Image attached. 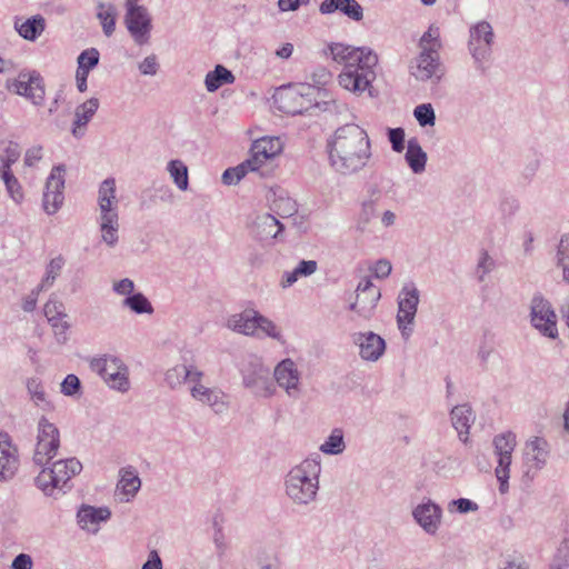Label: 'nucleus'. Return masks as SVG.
<instances>
[{"instance_id": "obj_1", "label": "nucleus", "mask_w": 569, "mask_h": 569, "mask_svg": "<svg viewBox=\"0 0 569 569\" xmlns=\"http://www.w3.org/2000/svg\"><path fill=\"white\" fill-rule=\"evenodd\" d=\"M327 150L330 166L343 176L361 171L372 157L367 131L355 123L339 127L328 140Z\"/></svg>"}, {"instance_id": "obj_2", "label": "nucleus", "mask_w": 569, "mask_h": 569, "mask_svg": "<svg viewBox=\"0 0 569 569\" xmlns=\"http://www.w3.org/2000/svg\"><path fill=\"white\" fill-rule=\"evenodd\" d=\"M332 60L343 64L339 74V84L353 93L368 92L372 97L371 83L376 79L378 57L368 48H355L343 43H332L328 47Z\"/></svg>"}, {"instance_id": "obj_3", "label": "nucleus", "mask_w": 569, "mask_h": 569, "mask_svg": "<svg viewBox=\"0 0 569 569\" xmlns=\"http://www.w3.org/2000/svg\"><path fill=\"white\" fill-rule=\"evenodd\" d=\"M321 465L319 457L307 458L287 475V496L293 503L307 506L316 500Z\"/></svg>"}, {"instance_id": "obj_4", "label": "nucleus", "mask_w": 569, "mask_h": 569, "mask_svg": "<svg viewBox=\"0 0 569 569\" xmlns=\"http://www.w3.org/2000/svg\"><path fill=\"white\" fill-rule=\"evenodd\" d=\"M34 482L46 496L57 497L71 489L70 480L82 470V465L77 458L60 459L50 467H41Z\"/></svg>"}, {"instance_id": "obj_5", "label": "nucleus", "mask_w": 569, "mask_h": 569, "mask_svg": "<svg viewBox=\"0 0 569 569\" xmlns=\"http://www.w3.org/2000/svg\"><path fill=\"white\" fill-rule=\"evenodd\" d=\"M313 84L303 82L287 83V100H290V106L287 107V114H302L313 107V92L315 88H321L332 81L331 72L323 68H317L312 73Z\"/></svg>"}, {"instance_id": "obj_6", "label": "nucleus", "mask_w": 569, "mask_h": 569, "mask_svg": "<svg viewBox=\"0 0 569 569\" xmlns=\"http://www.w3.org/2000/svg\"><path fill=\"white\" fill-rule=\"evenodd\" d=\"M550 458V445L542 437H532L525 442L521 462V482L529 487Z\"/></svg>"}, {"instance_id": "obj_7", "label": "nucleus", "mask_w": 569, "mask_h": 569, "mask_svg": "<svg viewBox=\"0 0 569 569\" xmlns=\"http://www.w3.org/2000/svg\"><path fill=\"white\" fill-rule=\"evenodd\" d=\"M495 33L491 24L479 21L469 29L468 50L477 70L485 72L491 59Z\"/></svg>"}, {"instance_id": "obj_8", "label": "nucleus", "mask_w": 569, "mask_h": 569, "mask_svg": "<svg viewBox=\"0 0 569 569\" xmlns=\"http://www.w3.org/2000/svg\"><path fill=\"white\" fill-rule=\"evenodd\" d=\"M529 320L533 329L542 337L558 339V317L551 302L540 292H536L530 299Z\"/></svg>"}, {"instance_id": "obj_9", "label": "nucleus", "mask_w": 569, "mask_h": 569, "mask_svg": "<svg viewBox=\"0 0 569 569\" xmlns=\"http://www.w3.org/2000/svg\"><path fill=\"white\" fill-rule=\"evenodd\" d=\"M60 448V431L57 426L41 416L37 426V442L32 457L34 465L48 466Z\"/></svg>"}, {"instance_id": "obj_10", "label": "nucleus", "mask_w": 569, "mask_h": 569, "mask_svg": "<svg viewBox=\"0 0 569 569\" xmlns=\"http://www.w3.org/2000/svg\"><path fill=\"white\" fill-rule=\"evenodd\" d=\"M90 368L101 376L110 388L120 392L129 390V369L120 358L110 355L93 358Z\"/></svg>"}, {"instance_id": "obj_11", "label": "nucleus", "mask_w": 569, "mask_h": 569, "mask_svg": "<svg viewBox=\"0 0 569 569\" xmlns=\"http://www.w3.org/2000/svg\"><path fill=\"white\" fill-rule=\"evenodd\" d=\"M419 290L413 282H407L399 291L397 303V326L403 339H409L413 332L415 318L419 305Z\"/></svg>"}, {"instance_id": "obj_12", "label": "nucleus", "mask_w": 569, "mask_h": 569, "mask_svg": "<svg viewBox=\"0 0 569 569\" xmlns=\"http://www.w3.org/2000/svg\"><path fill=\"white\" fill-rule=\"evenodd\" d=\"M124 8V24L133 41L139 46L148 43L152 29L148 9L139 4V0H126Z\"/></svg>"}, {"instance_id": "obj_13", "label": "nucleus", "mask_w": 569, "mask_h": 569, "mask_svg": "<svg viewBox=\"0 0 569 569\" xmlns=\"http://www.w3.org/2000/svg\"><path fill=\"white\" fill-rule=\"evenodd\" d=\"M7 89L29 99L34 106L44 101L43 79L37 71H21L17 78L7 80Z\"/></svg>"}, {"instance_id": "obj_14", "label": "nucleus", "mask_w": 569, "mask_h": 569, "mask_svg": "<svg viewBox=\"0 0 569 569\" xmlns=\"http://www.w3.org/2000/svg\"><path fill=\"white\" fill-rule=\"evenodd\" d=\"M415 523L428 536H436L443 519V510L440 505L430 498H423L411 510Z\"/></svg>"}, {"instance_id": "obj_15", "label": "nucleus", "mask_w": 569, "mask_h": 569, "mask_svg": "<svg viewBox=\"0 0 569 569\" xmlns=\"http://www.w3.org/2000/svg\"><path fill=\"white\" fill-rule=\"evenodd\" d=\"M98 207L101 239L108 247L113 248L119 241L118 198L98 201Z\"/></svg>"}, {"instance_id": "obj_16", "label": "nucleus", "mask_w": 569, "mask_h": 569, "mask_svg": "<svg viewBox=\"0 0 569 569\" xmlns=\"http://www.w3.org/2000/svg\"><path fill=\"white\" fill-rule=\"evenodd\" d=\"M64 171L63 164L54 166L47 179L42 207L48 214H54L63 204Z\"/></svg>"}, {"instance_id": "obj_17", "label": "nucleus", "mask_w": 569, "mask_h": 569, "mask_svg": "<svg viewBox=\"0 0 569 569\" xmlns=\"http://www.w3.org/2000/svg\"><path fill=\"white\" fill-rule=\"evenodd\" d=\"M409 72L418 81L439 82L443 76L440 56L419 52L411 61Z\"/></svg>"}, {"instance_id": "obj_18", "label": "nucleus", "mask_w": 569, "mask_h": 569, "mask_svg": "<svg viewBox=\"0 0 569 569\" xmlns=\"http://www.w3.org/2000/svg\"><path fill=\"white\" fill-rule=\"evenodd\" d=\"M380 297V289L369 278H365L357 287L356 301L350 305V309L361 318L370 319Z\"/></svg>"}, {"instance_id": "obj_19", "label": "nucleus", "mask_w": 569, "mask_h": 569, "mask_svg": "<svg viewBox=\"0 0 569 569\" xmlns=\"http://www.w3.org/2000/svg\"><path fill=\"white\" fill-rule=\"evenodd\" d=\"M352 342L359 348V356L366 361H378L386 350V341L372 331L353 332Z\"/></svg>"}, {"instance_id": "obj_20", "label": "nucleus", "mask_w": 569, "mask_h": 569, "mask_svg": "<svg viewBox=\"0 0 569 569\" xmlns=\"http://www.w3.org/2000/svg\"><path fill=\"white\" fill-rule=\"evenodd\" d=\"M191 397L201 405L208 406L216 415H223L229 409V397L218 388H208L198 383L190 389Z\"/></svg>"}, {"instance_id": "obj_21", "label": "nucleus", "mask_w": 569, "mask_h": 569, "mask_svg": "<svg viewBox=\"0 0 569 569\" xmlns=\"http://www.w3.org/2000/svg\"><path fill=\"white\" fill-rule=\"evenodd\" d=\"M283 228L279 218L270 213H262L253 220L251 232L259 241L269 244L281 237Z\"/></svg>"}, {"instance_id": "obj_22", "label": "nucleus", "mask_w": 569, "mask_h": 569, "mask_svg": "<svg viewBox=\"0 0 569 569\" xmlns=\"http://www.w3.org/2000/svg\"><path fill=\"white\" fill-rule=\"evenodd\" d=\"M19 468L18 450L7 433H0V482L11 480Z\"/></svg>"}, {"instance_id": "obj_23", "label": "nucleus", "mask_w": 569, "mask_h": 569, "mask_svg": "<svg viewBox=\"0 0 569 569\" xmlns=\"http://www.w3.org/2000/svg\"><path fill=\"white\" fill-rule=\"evenodd\" d=\"M282 148L283 143L279 137H263L252 143L249 159L259 170L267 160L278 156Z\"/></svg>"}, {"instance_id": "obj_24", "label": "nucleus", "mask_w": 569, "mask_h": 569, "mask_svg": "<svg viewBox=\"0 0 569 569\" xmlns=\"http://www.w3.org/2000/svg\"><path fill=\"white\" fill-rule=\"evenodd\" d=\"M110 517L111 511L109 508H97L89 505H82L77 513V519L80 528L91 533H97L100 523L109 520Z\"/></svg>"}, {"instance_id": "obj_25", "label": "nucleus", "mask_w": 569, "mask_h": 569, "mask_svg": "<svg viewBox=\"0 0 569 569\" xmlns=\"http://www.w3.org/2000/svg\"><path fill=\"white\" fill-rule=\"evenodd\" d=\"M284 379V360H281L274 368L273 378L270 373L262 376L260 379L253 380L256 386H244L250 389L253 395L258 397L268 398L276 392V382L282 386Z\"/></svg>"}, {"instance_id": "obj_26", "label": "nucleus", "mask_w": 569, "mask_h": 569, "mask_svg": "<svg viewBox=\"0 0 569 569\" xmlns=\"http://www.w3.org/2000/svg\"><path fill=\"white\" fill-rule=\"evenodd\" d=\"M319 10L323 14L339 11L355 21H360L363 18V9L357 0H325Z\"/></svg>"}, {"instance_id": "obj_27", "label": "nucleus", "mask_w": 569, "mask_h": 569, "mask_svg": "<svg viewBox=\"0 0 569 569\" xmlns=\"http://www.w3.org/2000/svg\"><path fill=\"white\" fill-rule=\"evenodd\" d=\"M451 422L462 442L468 441L469 430L475 422V413L469 405H459L452 408Z\"/></svg>"}, {"instance_id": "obj_28", "label": "nucleus", "mask_w": 569, "mask_h": 569, "mask_svg": "<svg viewBox=\"0 0 569 569\" xmlns=\"http://www.w3.org/2000/svg\"><path fill=\"white\" fill-rule=\"evenodd\" d=\"M258 311L247 309L240 313L230 316L227 320V328L244 336H256V322Z\"/></svg>"}, {"instance_id": "obj_29", "label": "nucleus", "mask_w": 569, "mask_h": 569, "mask_svg": "<svg viewBox=\"0 0 569 569\" xmlns=\"http://www.w3.org/2000/svg\"><path fill=\"white\" fill-rule=\"evenodd\" d=\"M13 26L20 37L28 41H36L46 29V19L41 14L32 16L26 20L16 17Z\"/></svg>"}, {"instance_id": "obj_30", "label": "nucleus", "mask_w": 569, "mask_h": 569, "mask_svg": "<svg viewBox=\"0 0 569 569\" xmlns=\"http://www.w3.org/2000/svg\"><path fill=\"white\" fill-rule=\"evenodd\" d=\"M380 197V191L372 189L369 199L360 202L359 210L356 216V229L365 231L370 222L377 217V202Z\"/></svg>"}, {"instance_id": "obj_31", "label": "nucleus", "mask_w": 569, "mask_h": 569, "mask_svg": "<svg viewBox=\"0 0 569 569\" xmlns=\"http://www.w3.org/2000/svg\"><path fill=\"white\" fill-rule=\"evenodd\" d=\"M98 108L99 100L97 98H91L84 103L77 107L72 128L73 137L81 138L84 134V128L91 120V118L94 116Z\"/></svg>"}, {"instance_id": "obj_32", "label": "nucleus", "mask_w": 569, "mask_h": 569, "mask_svg": "<svg viewBox=\"0 0 569 569\" xmlns=\"http://www.w3.org/2000/svg\"><path fill=\"white\" fill-rule=\"evenodd\" d=\"M309 226V214L306 210H300L297 201L287 198V228L299 236L307 232Z\"/></svg>"}, {"instance_id": "obj_33", "label": "nucleus", "mask_w": 569, "mask_h": 569, "mask_svg": "<svg viewBox=\"0 0 569 569\" xmlns=\"http://www.w3.org/2000/svg\"><path fill=\"white\" fill-rule=\"evenodd\" d=\"M405 160L416 174L422 173L426 170L428 157L416 138L408 140Z\"/></svg>"}, {"instance_id": "obj_34", "label": "nucleus", "mask_w": 569, "mask_h": 569, "mask_svg": "<svg viewBox=\"0 0 569 569\" xmlns=\"http://www.w3.org/2000/svg\"><path fill=\"white\" fill-rule=\"evenodd\" d=\"M141 487V480L137 471L132 467L122 468L120 470V479L117 490L126 497V501L132 499Z\"/></svg>"}, {"instance_id": "obj_35", "label": "nucleus", "mask_w": 569, "mask_h": 569, "mask_svg": "<svg viewBox=\"0 0 569 569\" xmlns=\"http://www.w3.org/2000/svg\"><path fill=\"white\" fill-rule=\"evenodd\" d=\"M346 448L345 430L341 427H335L319 446V451L327 456H340Z\"/></svg>"}, {"instance_id": "obj_36", "label": "nucleus", "mask_w": 569, "mask_h": 569, "mask_svg": "<svg viewBox=\"0 0 569 569\" xmlns=\"http://www.w3.org/2000/svg\"><path fill=\"white\" fill-rule=\"evenodd\" d=\"M267 373H270L269 368H267L257 356H249L241 367L243 386H256L253 380L260 379Z\"/></svg>"}, {"instance_id": "obj_37", "label": "nucleus", "mask_w": 569, "mask_h": 569, "mask_svg": "<svg viewBox=\"0 0 569 569\" xmlns=\"http://www.w3.org/2000/svg\"><path fill=\"white\" fill-rule=\"evenodd\" d=\"M418 48L421 53L440 56L439 51L442 48L440 28L436 24H430L428 30L419 39Z\"/></svg>"}, {"instance_id": "obj_38", "label": "nucleus", "mask_w": 569, "mask_h": 569, "mask_svg": "<svg viewBox=\"0 0 569 569\" xmlns=\"http://www.w3.org/2000/svg\"><path fill=\"white\" fill-rule=\"evenodd\" d=\"M27 390L33 403L41 410H54V405L48 399L44 387L39 378H29L27 380Z\"/></svg>"}, {"instance_id": "obj_39", "label": "nucleus", "mask_w": 569, "mask_h": 569, "mask_svg": "<svg viewBox=\"0 0 569 569\" xmlns=\"http://www.w3.org/2000/svg\"><path fill=\"white\" fill-rule=\"evenodd\" d=\"M234 79L230 70L221 64H217L212 71L207 73L204 84L209 92H214L223 84L233 83Z\"/></svg>"}, {"instance_id": "obj_40", "label": "nucleus", "mask_w": 569, "mask_h": 569, "mask_svg": "<svg viewBox=\"0 0 569 569\" xmlns=\"http://www.w3.org/2000/svg\"><path fill=\"white\" fill-rule=\"evenodd\" d=\"M556 267L561 270V279L569 284V233L560 237L555 258Z\"/></svg>"}, {"instance_id": "obj_41", "label": "nucleus", "mask_w": 569, "mask_h": 569, "mask_svg": "<svg viewBox=\"0 0 569 569\" xmlns=\"http://www.w3.org/2000/svg\"><path fill=\"white\" fill-rule=\"evenodd\" d=\"M495 457H505L513 453L517 446V437L512 431H506L495 436L492 440Z\"/></svg>"}, {"instance_id": "obj_42", "label": "nucleus", "mask_w": 569, "mask_h": 569, "mask_svg": "<svg viewBox=\"0 0 569 569\" xmlns=\"http://www.w3.org/2000/svg\"><path fill=\"white\" fill-rule=\"evenodd\" d=\"M21 156V148L14 141H8L0 150V174L10 173L11 166L16 163Z\"/></svg>"}, {"instance_id": "obj_43", "label": "nucleus", "mask_w": 569, "mask_h": 569, "mask_svg": "<svg viewBox=\"0 0 569 569\" xmlns=\"http://www.w3.org/2000/svg\"><path fill=\"white\" fill-rule=\"evenodd\" d=\"M97 18L102 26L103 33L110 37L116 29V7L112 3H99L97 7Z\"/></svg>"}, {"instance_id": "obj_44", "label": "nucleus", "mask_w": 569, "mask_h": 569, "mask_svg": "<svg viewBox=\"0 0 569 569\" xmlns=\"http://www.w3.org/2000/svg\"><path fill=\"white\" fill-rule=\"evenodd\" d=\"M250 171L254 172L258 171V169L250 159H247L236 167L226 169L221 180L226 186L237 184Z\"/></svg>"}, {"instance_id": "obj_45", "label": "nucleus", "mask_w": 569, "mask_h": 569, "mask_svg": "<svg viewBox=\"0 0 569 569\" xmlns=\"http://www.w3.org/2000/svg\"><path fill=\"white\" fill-rule=\"evenodd\" d=\"M64 262L66 261L62 256H58L49 261L47 264L46 274L40 284L37 287V292L47 290L54 283L64 266Z\"/></svg>"}, {"instance_id": "obj_46", "label": "nucleus", "mask_w": 569, "mask_h": 569, "mask_svg": "<svg viewBox=\"0 0 569 569\" xmlns=\"http://www.w3.org/2000/svg\"><path fill=\"white\" fill-rule=\"evenodd\" d=\"M497 467L495 469V473L497 480L499 482V491L500 493H507L509 490V478H510V467L512 463V455L498 457Z\"/></svg>"}, {"instance_id": "obj_47", "label": "nucleus", "mask_w": 569, "mask_h": 569, "mask_svg": "<svg viewBox=\"0 0 569 569\" xmlns=\"http://www.w3.org/2000/svg\"><path fill=\"white\" fill-rule=\"evenodd\" d=\"M301 372L296 363L287 358V396L298 399L301 395Z\"/></svg>"}, {"instance_id": "obj_48", "label": "nucleus", "mask_w": 569, "mask_h": 569, "mask_svg": "<svg viewBox=\"0 0 569 569\" xmlns=\"http://www.w3.org/2000/svg\"><path fill=\"white\" fill-rule=\"evenodd\" d=\"M167 170L178 189L186 191L189 187L187 166L181 160H171L167 166Z\"/></svg>"}, {"instance_id": "obj_49", "label": "nucleus", "mask_w": 569, "mask_h": 569, "mask_svg": "<svg viewBox=\"0 0 569 569\" xmlns=\"http://www.w3.org/2000/svg\"><path fill=\"white\" fill-rule=\"evenodd\" d=\"M318 269V263L315 260H301L298 266L287 273V287L293 284L299 278L309 277Z\"/></svg>"}, {"instance_id": "obj_50", "label": "nucleus", "mask_w": 569, "mask_h": 569, "mask_svg": "<svg viewBox=\"0 0 569 569\" xmlns=\"http://www.w3.org/2000/svg\"><path fill=\"white\" fill-rule=\"evenodd\" d=\"M122 305L139 315L153 312L152 305L141 292L127 297Z\"/></svg>"}, {"instance_id": "obj_51", "label": "nucleus", "mask_w": 569, "mask_h": 569, "mask_svg": "<svg viewBox=\"0 0 569 569\" xmlns=\"http://www.w3.org/2000/svg\"><path fill=\"white\" fill-rule=\"evenodd\" d=\"M496 260L488 253V251L482 250L478 257L476 266V276L478 281L483 282L488 274L496 269Z\"/></svg>"}, {"instance_id": "obj_52", "label": "nucleus", "mask_w": 569, "mask_h": 569, "mask_svg": "<svg viewBox=\"0 0 569 569\" xmlns=\"http://www.w3.org/2000/svg\"><path fill=\"white\" fill-rule=\"evenodd\" d=\"M261 333L272 339L281 340V330L271 320L258 312L254 337H260Z\"/></svg>"}, {"instance_id": "obj_53", "label": "nucleus", "mask_w": 569, "mask_h": 569, "mask_svg": "<svg viewBox=\"0 0 569 569\" xmlns=\"http://www.w3.org/2000/svg\"><path fill=\"white\" fill-rule=\"evenodd\" d=\"M188 379L186 365H177L166 372L164 380L171 389L181 387Z\"/></svg>"}, {"instance_id": "obj_54", "label": "nucleus", "mask_w": 569, "mask_h": 569, "mask_svg": "<svg viewBox=\"0 0 569 569\" xmlns=\"http://www.w3.org/2000/svg\"><path fill=\"white\" fill-rule=\"evenodd\" d=\"M0 177L6 184V189L10 196V198L16 203H21L23 200V191H22V187H21L20 182L18 181V179L13 176L12 172H10V173L4 172V174H0Z\"/></svg>"}, {"instance_id": "obj_55", "label": "nucleus", "mask_w": 569, "mask_h": 569, "mask_svg": "<svg viewBox=\"0 0 569 569\" xmlns=\"http://www.w3.org/2000/svg\"><path fill=\"white\" fill-rule=\"evenodd\" d=\"M413 116L421 127L435 126L436 113L430 103H422L415 108Z\"/></svg>"}, {"instance_id": "obj_56", "label": "nucleus", "mask_w": 569, "mask_h": 569, "mask_svg": "<svg viewBox=\"0 0 569 569\" xmlns=\"http://www.w3.org/2000/svg\"><path fill=\"white\" fill-rule=\"evenodd\" d=\"M478 510H479L478 503H476L475 501H472L468 498L455 499L448 503V511L450 513L457 512L460 515H466L469 512H476Z\"/></svg>"}, {"instance_id": "obj_57", "label": "nucleus", "mask_w": 569, "mask_h": 569, "mask_svg": "<svg viewBox=\"0 0 569 569\" xmlns=\"http://www.w3.org/2000/svg\"><path fill=\"white\" fill-rule=\"evenodd\" d=\"M569 565V540L565 538L555 555L550 569H565Z\"/></svg>"}, {"instance_id": "obj_58", "label": "nucleus", "mask_w": 569, "mask_h": 569, "mask_svg": "<svg viewBox=\"0 0 569 569\" xmlns=\"http://www.w3.org/2000/svg\"><path fill=\"white\" fill-rule=\"evenodd\" d=\"M100 53L96 48L82 51L78 57V66L90 71L99 63Z\"/></svg>"}, {"instance_id": "obj_59", "label": "nucleus", "mask_w": 569, "mask_h": 569, "mask_svg": "<svg viewBox=\"0 0 569 569\" xmlns=\"http://www.w3.org/2000/svg\"><path fill=\"white\" fill-rule=\"evenodd\" d=\"M81 391L80 379L73 375H68L61 382V393L68 397L79 396Z\"/></svg>"}, {"instance_id": "obj_60", "label": "nucleus", "mask_w": 569, "mask_h": 569, "mask_svg": "<svg viewBox=\"0 0 569 569\" xmlns=\"http://www.w3.org/2000/svg\"><path fill=\"white\" fill-rule=\"evenodd\" d=\"M116 198H117L116 179L114 178L104 179L99 186L98 201H104L108 199H116Z\"/></svg>"}, {"instance_id": "obj_61", "label": "nucleus", "mask_w": 569, "mask_h": 569, "mask_svg": "<svg viewBox=\"0 0 569 569\" xmlns=\"http://www.w3.org/2000/svg\"><path fill=\"white\" fill-rule=\"evenodd\" d=\"M388 139L395 152H401L405 149V130L402 128L388 129Z\"/></svg>"}, {"instance_id": "obj_62", "label": "nucleus", "mask_w": 569, "mask_h": 569, "mask_svg": "<svg viewBox=\"0 0 569 569\" xmlns=\"http://www.w3.org/2000/svg\"><path fill=\"white\" fill-rule=\"evenodd\" d=\"M44 315L48 321L60 320V317H67L63 312V305L57 301H48L44 306Z\"/></svg>"}, {"instance_id": "obj_63", "label": "nucleus", "mask_w": 569, "mask_h": 569, "mask_svg": "<svg viewBox=\"0 0 569 569\" xmlns=\"http://www.w3.org/2000/svg\"><path fill=\"white\" fill-rule=\"evenodd\" d=\"M159 64L154 54L148 56L139 63V71L143 76H154L158 72Z\"/></svg>"}, {"instance_id": "obj_64", "label": "nucleus", "mask_w": 569, "mask_h": 569, "mask_svg": "<svg viewBox=\"0 0 569 569\" xmlns=\"http://www.w3.org/2000/svg\"><path fill=\"white\" fill-rule=\"evenodd\" d=\"M391 270L392 266L390 261L387 259H380L376 261V263L371 268V272L378 279L387 278L391 273Z\"/></svg>"}]
</instances>
